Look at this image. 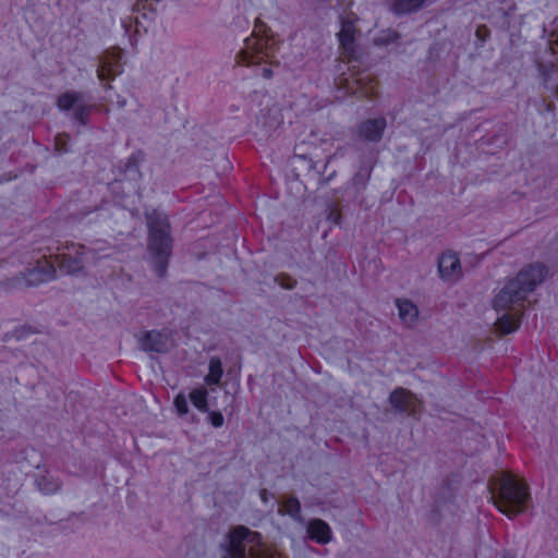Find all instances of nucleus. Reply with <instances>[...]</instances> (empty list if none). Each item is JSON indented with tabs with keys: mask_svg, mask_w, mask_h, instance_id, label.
<instances>
[{
	"mask_svg": "<svg viewBox=\"0 0 558 558\" xmlns=\"http://www.w3.org/2000/svg\"><path fill=\"white\" fill-rule=\"evenodd\" d=\"M223 558H280V554L263 543L262 535L244 525L231 530L227 536Z\"/></svg>",
	"mask_w": 558,
	"mask_h": 558,
	"instance_id": "7ed1b4c3",
	"label": "nucleus"
},
{
	"mask_svg": "<svg viewBox=\"0 0 558 558\" xmlns=\"http://www.w3.org/2000/svg\"><path fill=\"white\" fill-rule=\"evenodd\" d=\"M547 267L534 263L522 268L515 277L506 281L505 286L493 299L495 311H513L502 314L495 323L497 330L502 335L514 332L521 324L522 310L525 301L546 278Z\"/></svg>",
	"mask_w": 558,
	"mask_h": 558,
	"instance_id": "f257e3e1",
	"label": "nucleus"
},
{
	"mask_svg": "<svg viewBox=\"0 0 558 558\" xmlns=\"http://www.w3.org/2000/svg\"><path fill=\"white\" fill-rule=\"evenodd\" d=\"M56 278V268L48 260L38 262L37 266L28 269L26 272L16 277L14 286L25 284L26 287H35L45 282H49Z\"/></svg>",
	"mask_w": 558,
	"mask_h": 558,
	"instance_id": "f8f14e48",
	"label": "nucleus"
},
{
	"mask_svg": "<svg viewBox=\"0 0 558 558\" xmlns=\"http://www.w3.org/2000/svg\"><path fill=\"white\" fill-rule=\"evenodd\" d=\"M396 305L398 307L400 319L405 325H409V326L413 325L418 316V310H417L416 305L407 299H403V300L398 299L396 301Z\"/></svg>",
	"mask_w": 558,
	"mask_h": 558,
	"instance_id": "6ab92c4d",
	"label": "nucleus"
},
{
	"mask_svg": "<svg viewBox=\"0 0 558 558\" xmlns=\"http://www.w3.org/2000/svg\"><path fill=\"white\" fill-rule=\"evenodd\" d=\"M497 488L492 492V499L500 512L509 519L522 513L531 498L525 482L518 481L510 474H504L496 481Z\"/></svg>",
	"mask_w": 558,
	"mask_h": 558,
	"instance_id": "20e7f679",
	"label": "nucleus"
},
{
	"mask_svg": "<svg viewBox=\"0 0 558 558\" xmlns=\"http://www.w3.org/2000/svg\"><path fill=\"white\" fill-rule=\"evenodd\" d=\"M140 347L146 352L166 353L172 347L169 332L163 330H149L138 337Z\"/></svg>",
	"mask_w": 558,
	"mask_h": 558,
	"instance_id": "2eb2a0df",
	"label": "nucleus"
},
{
	"mask_svg": "<svg viewBox=\"0 0 558 558\" xmlns=\"http://www.w3.org/2000/svg\"><path fill=\"white\" fill-rule=\"evenodd\" d=\"M357 16L350 12L340 16V31L337 36L340 43L342 54L349 62L356 61L359 58V47L356 45V36L359 29L356 27Z\"/></svg>",
	"mask_w": 558,
	"mask_h": 558,
	"instance_id": "6e6552de",
	"label": "nucleus"
},
{
	"mask_svg": "<svg viewBox=\"0 0 558 558\" xmlns=\"http://www.w3.org/2000/svg\"><path fill=\"white\" fill-rule=\"evenodd\" d=\"M69 140H70V136H69V134H65V133H61L56 136L54 147L59 154H65L69 151V147H68Z\"/></svg>",
	"mask_w": 558,
	"mask_h": 558,
	"instance_id": "b1692460",
	"label": "nucleus"
},
{
	"mask_svg": "<svg viewBox=\"0 0 558 558\" xmlns=\"http://www.w3.org/2000/svg\"><path fill=\"white\" fill-rule=\"evenodd\" d=\"M208 421L209 423L216 427V428H219L223 425L225 423V418H223V415L221 414V412L219 411H209L208 410Z\"/></svg>",
	"mask_w": 558,
	"mask_h": 558,
	"instance_id": "393cba45",
	"label": "nucleus"
},
{
	"mask_svg": "<svg viewBox=\"0 0 558 558\" xmlns=\"http://www.w3.org/2000/svg\"><path fill=\"white\" fill-rule=\"evenodd\" d=\"M284 511L293 517L296 518L301 513V504L298 498L295 497H289L283 502Z\"/></svg>",
	"mask_w": 558,
	"mask_h": 558,
	"instance_id": "5701e85b",
	"label": "nucleus"
},
{
	"mask_svg": "<svg viewBox=\"0 0 558 558\" xmlns=\"http://www.w3.org/2000/svg\"><path fill=\"white\" fill-rule=\"evenodd\" d=\"M475 36L481 41H485L487 37L489 36V29L485 25H480L475 31Z\"/></svg>",
	"mask_w": 558,
	"mask_h": 558,
	"instance_id": "bb28decb",
	"label": "nucleus"
},
{
	"mask_svg": "<svg viewBox=\"0 0 558 558\" xmlns=\"http://www.w3.org/2000/svg\"><path fill=\"white\" fill-rule=\"evenodd\" d=\"M430 1L432 0H396L392 9L397 14H408L420 10Z\"/></svg>",
	"mask_w": 558,
	"mask_h": 558,
	"instance_id": "aec40b11",
	"label": "nucleus"
},
{
	"mask_svg": "<svg viewBox=\"0 0 558 558\" xmlns=\"http://www.w3.org/2000/svg\"><path fill=\"white\" fill-rule=\"evenodd\" d=\"M307 533L311 539L325 545L332 539V531L327 522L322 519H313L308 522Z\"/></svg>",
	"mask_w": 558,
	"mask_h": 558,
	"instance_id": "a211bd4d",
	"label": "nucleus"
},
{
	"mask_svg": "<svg viewBox=\"0 0 558 558\" xmlns=\"http://www.w3.org/2000/svg\"><path fill=\"white\" fill-rule=\"evenodd\" d=\"M162 0H136L133 5V12L135 16L125 17L121 21L122 27L125 34L130 36L131 44L136 43V36H140L142 32H147V24H149L156 15L157 5Z\"/></svg>",
	"mask_w": 558,
	"mask_h": 558,
	"instance_id": "39448f33",
	"label": "nucleus"
},
{
	"mask_svg": "<svg viewBox=\"0 0 558 558\" xmlns=\"http://www.w3.org/2000/svg\"><path fill=\"white\" fill-rule=\"evenodd\" d=\"M223 369L221 360L218 356H213L209 360V372L205 376L204 380L207 385H218L222 377Z\"/></svg>",
	"mask_w": 558,
	"mask_h": 558,
	"instance_id": "412c9836",
	"label": "nucleus"
},
{
	"mask_svg": "<svg viewBox=\"0 0 558 558\" xmlns=\"http://www.w3.org/2000/svg\"><path fill=\"white\" fill-rule=\"evenodd\" d=\"M438 272L445 281L456 282L462 277V267L457 253L444 252L438 258Z\"/></svg>",
	"mask_w": 558,
	"mask_h": 558,
	"instance_id": "dca6fc26",
	"label": "nucleus"
},
{
	"mask_svg": "<svg viewBox=\"0 0 558 558\" xmlns=\"http://www.w3.org/2000/svg\"><path fill=\"white\" fill-rule=\"evenodd\" d=\"M392 409L402 414L416 417L421 412V401L409 390L396 388L389 396Z\"/></svg>",
	"mask_w": 558,
	"mask_h": 558,
	"instance_id": "ddd939ff",
	"label": "nucleus"
},
{
	"mask_svg": "<svg viewBox=\"0 0 558 558\" xmlns=\"http://www.w3.org/2000/svg\"><path fill=\"white\" fill-rule=\"evenodd\" d=\"M64 253L57 256L59 268L68 275H74L84 268V264L89 259L95 260V253L83 244L69 243L65 245Z\"/></svg>",
	"mask_w": 558,
	"mask_h": 558,
	"instance_id": "0eeeda50",
	"label": "nucleus"
},
{
	"mask_svg": "<svg viewBox=\"0 0 558 558\" xmlns=\"http://www.w3.org/2000/svg\"><path fill=\"white\" fill-rule=\"evenodd\" d=\"M121 49L107 50L100 58V64L97 69L98 78L104 81H111L117 75L121 74L123 66L121 63Z\"/></svg>",
	"mask_w": 558,
	"mask_h": 558,
	"instance_id": "4468645a",
	"label": "nucleus"
},
{
	"mask_svg": "<svg viewBox=\"0 0 558 558\" xmlns=\"http://www.w3.org/2000/svg\"><path fill=\"white\" fill-rule=\"evenodd\" d=\"M148 227V251L151 256L154 270L159 278L167 274L169 258L172 253L173 241L171 227L167 215L153 210L146 215Z\"/></svg>",
	"mask_w": 558,
	"mask_h": 558,
	"instance_id": "f03ea898",
	"label": "nucleus"
},
{
	"mask_svg": "<svg viewBox=\"0 0 558 558\" xmlns=\"http://www.w3.org/2000/svg\"><path fill=\"white\" fill-rule=\"evenodd\" d=\"M386 126L387 121L383 117L367 119L360 123L357 133L364 141L377 143L381 140Z\"/></svg>",
	"mask_w": 558,
	"mask_h": 558,
	"instance_id": "f3484780",
	"label": "nucleus"
},
{
	"mask_svg": "<svg viewBox=\"0 0 558 558\" xmlns=\"http://www.w3.org/2000/svg\"><path fill=\"white\" fill-rule=\"evenodd\" d=\"M272 54L268 39L251 36L244 40V47L236 53L235 62L239 65L253 66L267 62Z\"/></svg>",
	"mask_w": 558,
	"mask_h": 558,
	"instance_id": "423d86ee",
	"label": "nucleus"
},
{
	"mask_svg": "<svg viewBox=\"0 0 558 558\" xmlns=\"http://www.w3.org/2000/svg\"><path fill=\"white\" fill-rule=\"evenodd\" d=\"M84 94L80 92H66L58 97V108L62 111H69L74 109V119L85 125L88 121V117L94 108L93 105L83 104Z\"/></svg>",
	"mask_w": 558,
	"mask_h": 558,
	"instance_id": "9d476101",
	"label": "nucleus"
},
{
	"mask_svg": "<svg viewBox=\"0 0 558 558\" xmlns=\"http://www.w3.org/2000/svg\"><path fill=\"white\" fill-rule=\"evenodd\" d=\"M36 485L38 489L46 495L54 494L61 488L60 481L50 475H43L38 477L36 480Z\"/></svg>",
	"mask_w": 558,
	"mask_h": 558,
	"instance_id": "4be33fe9",
	"label": "nucleus"
},
{
	"mask_svg": "<svg viewBox=\"0 0 558 558\" xmlns=\"http://www.w3.org/2000/svg\"><path fill=\"white\" fill-rule=\"evenodd\" d=\"M276 281L279 283V286L288 290L294 289L296 286L295 279L284 275L278 276Z\"/></svg>",
	"mask_w": 558,
	"mask_h": 558,
	"instance_id": "a878e982",
	"label": "nucleus"
},
{
	"mask_svg": "<svg viewBox=\"0 0 558 558\" xmlns=\"http://www.w3.org/2000/svg\"><path fill=\"white\" fill-rule=\"evenodd\" d=\"M189 400L199 412H208V391L205 387L194 388L189 396L179 392L173 400L177 414L183 417L190 413Z\"/></svg>",
	"mask_w": 558,
	"mask_h": 558,
	"instance_id": "9b49d317",
	"label": "nucleus"
},
{
	"mask_svg": "<svg viewBox=\"0 0 558 558\" xmlns=\"http://www.w3.org/2000/svg\"><path fill=\"white\" fill-rule=\"evenodd\" d=\"M340 85L347 93L359 98L372 99L377 95V82L366 72L340 78Z\"/></svg>",
	"mask_w": 558,
	"mask_h": 558,
	"instance_id": "1a4fd4ad",
	"label": "nucleus"
},
{
	"mask_svg": "<svg viewBox=\"0 0 558 558\" xmlns=\"http://www.w3.org/2000/svg\"><path fill=\"white\" fill-rule=\"evenodd\" d=\"M258 75L263 76L264 78H271L272 77V69L269 65H265L260 69V72L257 73Z\"/></svg>",
	"mask_w": 558,
	"mask_h": 558,
	"instance_id": "cd10ccee",
	"label": "nucleus"
}]
</instances>
